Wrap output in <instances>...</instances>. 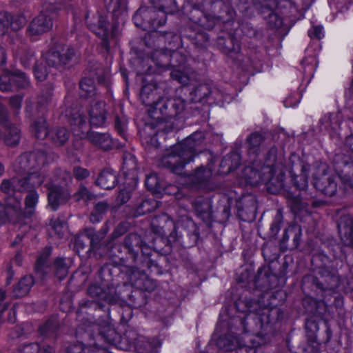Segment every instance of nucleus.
Here are the masks:
<instances>
[{
  "mask_svg": "<svg viewBox=\"0 0 353 353\" xmlns=\"http://www.w3.org/2000/svg\"><path fill=\"white\" fill-rule=\"evenodd\" d=\"M120 268L111 263H105L103 265L99 270V276L104 287L108 288H113L119 290L123 284V278L125 277L126 281L130 283L132 285L138 288L152 290L153 284L147 279L141 278V276H134V279L139 284L131 280L130 278L126 274L124 270L125 266L119 261Z\"/></svg>",
  "mask_w": 353,
  "mask_h": 353,
  "instance_id": "nucleus-6",
  "label": "nucleus"
},
{
  "mask_svg": "<svg viewBox=\"0 0 353 353\" xmlns=\"http://www.w3.org/2000/svg\"><path fill=\"white\" fill-rule=\"evenodd\" d=\"M21 137V130L17 127L9 125L6 127L3 141L7 146L15 147L19 145Z\"/></svg>",
  "mask_w": 353,
  "mask_h": 353,
  "instance_id": "nucleus-50",
  "label": "nucleus"
},
{
  "mask_svg": "<svg viewBox=\"0 0 353 353\" xmlns=\"http://www.w3.org/2000/svg\"><path fill=\"white\" fill-rule=\"evenodd\" d=\"M118 183V176L117 173L110 168H105L101 171L95 184L105 190H112L115 188Z\"/></svg>",
  "mask_w": 353,
  "mask_h": 353,
  "instance_id": "nucleus-36",
  "label": "nucleus"
},
{
  "mask_svg": "<svg viewBox=\"0 0 353 353\" xmlns=\"http://www.w3.org/2000/svg\"><path fill=\"white\" fill-rule=\"evenodd\" d=\"M276 277L273 274L269 268H260L254 278V284L256 288L261 291H266L276 287Z\"/></svg>",
  "mask_w": 353,
  "mask_h": 353,
  "instance_id": "nucleus-29",
  "label": "nucleus"
},
{
  "mask_svg": "<svg viewBox=\"0 0 353 353\" xmlns=\"http://www.w3.org/2000/svg\"><path fill=\"white\" fill-rule=\"evenodd\" d=\"M41 177L36 174L28 176H15L4 179L0 184V191L4 194L5 205L14 212L21 210L22 196L20 193L25 192L30 188L39 187Z\"/></svg>",
  "mask_w": 353,
  "mask_h": 353,
  "instance_id": "nucleus-5",
  "label": "nucleus"
},
{
  "mask_svg": "<svg viewBox=\"0 0 353 353\" xmlns=\"http://www.w3.org/2000/svg\"><path fill=\"white\" fill-rule=\"evenodd\" d=\"M83 6L84 10L82 17L85 19L88 28L101 39V47L108 52L110 49L109 40L110 37L116 36L117 26L116 24L112 25V31L110 34L106 17L97 14L96 16L90 18L86 3H84Z\"/></svg>",
  "mask_w": 353,
  "mask_h": 353,
  "instance_id": "nucleus-9",
  "label": "nucleus"
},
{
  "mask_svg": "<svg viewBox=\"0 0 353 353\" xmlns=\"http://www.w3.org/2000/svg\"><path fill=\"white\" fill-rule=\"evenodd\" d=\"M64 257H57L54 261L52 268L59 280L63 279L68 273L69 266Z\"/></svg>",
  "mask_w": 353,
  "mask_h": 353,
  "instance_id": "nucleus-58",
  "label": "nucleus"
},
{
  "mask_svg": "<svg viewBox=\"0 0 353 353\" xmlns=\"http://www.w3.org/2000/svg\"><path fill=\"white\" fill-rule=\"evenodd\" d=\"M241 157L237 151H232L223 157L219 169V174L225 175L237 169L241 165Z\"/></svg>",
  "mask_w": 353,
  "mask_h": 353,
  "instance_id": "nucleus-35",
  "label": "nucleus"
},
{
  "mask_svg": "<svg viewBox=\"0 0 353 353\" xmlns=\"http://www.w3.org/2000/svg\"><path fill=\"white\" fill-rule=\"evenodd\" d=\"M59 328V322L57 317L52 316L39 327V333L43 338H54Z\"/></svg>",
  "mask_w": 353,
  "mask_h": 353,
  "instance_id": "nucleus-42",
  "label": "nucleus"
},
{
  "mask_svg": "<svg viewBox=\"0 0 353 353\" xmlns=\"http://www.w3.org/2000/svg\"><path fill=\"white\" fill-rule=\"evenodd\" d=\"M265 167H270L271 168H288V161L287 162L285 157L284 152L282 148H278L276 145H272L268 151L265 157Z\"/></svg>",
  "mask_w": 353,
  "mask_h": 353,
  "instance_id": "nucleus-30",
  "label": "nucleus"
},
{
  "mask_svg": "<svg viewBox=\"0 0 353 353\" xmlns=\"http://www.w3.org/2000/svg\"><path fill=\"white\" fill-rule=\"evenodd\" d=\"M193 208L198 217L203 220L206 224L212 222L213 212L212 210L211 202L203 197L196 198L193 203Z\"/></svg>",
  "mask_w": 353,
  "mask_h": 353,
  "instance_id": "nucleus-32",
  "label": "nucleus"
},
{
  "mask_svg": "<svg viewBox=\"0 0 353 353\" xmlns=\"http://www.w3.org/2000/svg\"><path fill=\"white\" fill-rule=\"evenodd\" d=\"M87 139L92 145L103 151L120 149L125 146V143L114 141L108 132L89 130L87 132Z\"/></svg>",
  "mask_w": 353,
  "mask_h": 353,
  "instance_id": "nucleus-22",
  "label": "nucleus"
},
{
  "mask_svg": "<svg viewBox=\"0 0 353 353\" xmlns=\"http://www.w3.org/2000/svg\"><path fill=\"white\" fill-rule=\"evenodd\" d=\"M314 187L327 196H333L337 192L336 177L327 172L325 166L317 168V172L313 174Z\"/></svg>",
  "mask_w": 353,
  "mask_h": 353,
  "instance_id": "nucleus-17",
  "label": "nucleus"
},
{
  "mask_svg": "<svg viewBox=\"0 0 353 353\" xmlns=\"http://www.w3.org/2000/svg\"><path fill=\"white\" fill-rule=\"evenodd\" d=\"M163 63L168 64L170 68H179L186 61V57L174 49H168V56H163Z\"/></svg>",
  "mask_w": 353,
  "mask_h": 353,
  "instance_id": "nucleus-46",
  "label": "nucleus"
},
{
  "mask_svg": "<svg viewBox=\"0 0 353 353\" xmlns=\"http://www.w3.org/2000/svg\"><path fill=\"white\" fill-rule=\"evenodd\" d=\"M52 160L50 155L43 150H35L24 152L19 155L13 166L14 171L18 175L28 176L30 174L39 175L41 177V186L46 179V174L41 172V168Z\"/></svg>",
  "mask_w": 353,
  "mask_h": 353,
  "instance_id": "nucleus-7",
  "label": "nucleus"
},
{
  "mask_svg": "<svg viewBox=\"0 0 353 353\" xmlns=\"http://www.w3.org/2000/svg\"><path fill=\"white\" fill-rule=\"evenodd\" d=\"M34 283L32 276L26 275L14 286L12 296L14 299H19L28 295Z\"/></svg>",
  "mask_w": 353,
  "mask_h": 353,
  "instance_id": "nucleus-37",
  "label": "nucleus"
},
{
  "mask_svg": "<svg viewBox=\"0 0 353 353\" xmlns=\"http://www.w3.org/2000/svg\"><path fill=\"white\" fill-rule=\"evenodd\" d=\"M172 88L165 82L157 83L152 81L150 83L142 86L140 92V99L143 104L149 106V114L154 106H157V103L161 101L165 95H169Z\"/></svg>",
  "mask_w": 353,
  "mask_h": 353,
  "instance_id": "nucleus-15",
  "label": "nucleus"
},
{
  "mask_svg": "<svg viewBox=\"0 0 353 353\" xmlns=\"http://www.w3.org/2000/svg\"><path fill=\"white\" fill-rule=\"evenodd\" d=\"M312 272L303 276V288H309L325 304L340 292H347L352 290L348 279L340 275L339 269L342 262L333 256H328L324 251L315 252L312 257Z\"/></svg>",
  "mask_w": 353,
  "mask_h": 353,
  "instance_id": "nucleus-2",
  "label": "nucleus"
},
{
  "mask_svg": "<svg viewBox=\"0 0 353 353\" xmlns=\"http://www.w3.org/2000/svg\"><path fill=\"white\" fill-rule=\"evenodd\" d=\"M15 56L25 68H30L36 61L34 52L28 46H23L15 52Z\"/></svg>",
  "mask_w": 353,
  "mask_h": 353,
  "instance_id": "nucleus-41",
  "label": "nucleus"
},
{
  "mask_svg": "<svg viewBox=\"0 0 353 353\" xmlns=\"http://www.w3.org/2000/svg\"><path fill=\"white\" fill-rule=\"evenodd\" d=\"M245 292L234 302L236 311L242 316L231 320V330L236 328L241 334L249 333L263 338L273 323L284 318V312L277 307L269 309L263 297L256 300L248 296V291Z\"/></svg>",
  "mask_w": 353,
  "mask_h": 353,
  "instance_id": "nucleus-3",
  "label": "nucleus"
},
{
  "mask_svg": "<svg viewBox=\"0 0 353 353\" xmlns=\"http://www.w3.org/2000/svg\"><path fill=\"white\" fill-rule=\"evenodd\" d=\"M46 187L48 189V205L53 211L58 210L71 199L70 188L59 184H46Z\"/></svg>",
  "mask_w": 353,
  "mask_h": 353,
  "instance_id": "nucleus-19",
  "label": "nucleus"
},
{
  "mask_svg": "<svg viewBox=\"0 0 353 353\" xmlns=\"http://www.w3.org/2000/svg\"><path fill=\"white\" fill-rule=\"evenodd\" d=\"M114 123L115 130L125 142L127 141L126 130L128 125V119L123 114H116L114 115Z\"/></svg>",
  "mask_w": 353,
  "mask_h": 353,
  "instance_id": "nucleus-60",
  "label": "nucleus"
},
{
  "mask_svg": "<svg viewBox=\"0 0 353 353\" xmlns=\"http://www.w3.org/2000/svg\"><path fill=\"white\" fill-rule=\"evenodd\" d=\"M228 325L230 333L220 336L217 339L216 345L219 349L226 352H233L234 349L241 345V340L239 337L241 333L236 328L232 332L231 321Z\"/></svg>",
  "mask_w": 353,
  "mask_h": 353,
  "instance_id": "nucleus-31",
  "label": "nucleus"
},
{
  "mask_svg": "<svg viewBox=\"0 0 353 353\" xmlns=\"http://www.w3.org/2000/svg\"><path fill=\"white\" fill-rule=\"evenodd\" d=\"M263 168L259 171L252 167H246L243 170V176L247 183L252 186H256L263 183Z\"/></svg>",
  "mask_w": 353,
  "mask_h": 353,
  "instance_id": "nucleus-43",
  "label": "nucleus"
},
{
  "mask_svg": "<svg viewBox=\"0 0 353 353\" xmlns=\"http://www.w3.org/2000/svg\"><path fill=\"white\" fill-rule=\"evenodd\" d=\"M54 88V84L50 82L43 85L41 94L38 96L37 99V104L39 107H44L51 102Z\"/></svg>",
  "mask_w": 353,
  "mask_h": 353,
  "instance_id": "nucleus-55",
  "label": "nucleus"
},
{
  "mask_svg": "<svg viewBox=\"0 0 353 353\" xmlns=\"http://www.w3.org/2000/svg\"><path fill=\"white\" fill-rule=\"evenodd\" d=\"M288 168H271L263 167V183L268 192L276 194L284 188L285 172Z\"/></svg>",
  "mask_w": 353,
  "mask_h": 353,
  "instance_id": "nucleus-20",
  "label": "nucleus"
},
{
  "mask_svg": "<svg viewBox=\"0 0 353 353\" xmlns=\"http://www.w3.org/2000/svg\"><path fill=\"white\" fill-rule=\"evenodd\" d=\"M32 134L38 139H43L48 137L46 120L43 117H39L31 125Z\"/></svg>",
  "mask_w": 353,
  "mask_h": 353,
  "instance_id": "nucleus-53",
  "label": "nucleus"
},
{
  "mask_svg": "<svg viewBox=\"0 0 353 353\" xmlns=\"http://www.w3.org/2000/svg\"><path fill=\"white\" fill-rule=\"evenodd\" d=\"M85 230L89 240V248H92L103 243V240L108 232V227L105 225L97 231L94 228L90 227L85 228Z\"/></svg>",
  "mask_w": 353,
  "mask_h": 353,
  "instance_id": "nucleus-40",
  "label": "nucleus"
},
{
  "mask_svg": "<svg viewBox=\"0 0 353 353\" xmlns=\"http://www.w3.org/2000/svg\"><path fill=\"white\" fill-rule=\"evenodd\" d=\"M163 56H168V48L167 46L162 47L161 49H157L151 54V61L155 65L154 68L152 65H148L145 72L148 74L160 73L161 71L167 70L168 64H163L162 61Z\"/></svg>",
  "mask_w": 353,
  "mask_h": 353,
  "instance_id": "nucleus-33",
  "label": "nucleus"
},
{
  "mask_svg": "<svg viewBox=\"0 0 353 353\" xmlns=\"http://www.w3.org/2000/svg\"><path fill=\"white\" fill-rule=\"evenodd\" d=\"M205 134L196 131L183 141L177 143L167 150L166 153L159 159L158 166L171 173L181 175L187 164L193 161L201 152Z\"/></svg>",
  "mask_w": 353,
  "mask_h": 353,
  "instance_id": "nucleus-4",
  "label": "nucleus"
},
{
  "mask_svg": "<svg viewBox=\"0 0 353 353\" xmlns=\"http://www.w3.org/2000/svg\"><path fill=\"white\" fill-rule=\"evenodd\" d=\"M115 243H112L111 241L108 242H104L98 246L94 247L92 248H89V251L93 252L94 256L97 259H101L105 256H108L110 259L112 260H118V258L112 256L110 254V250L114 246Z\"/></svg>",
  "mask_w": 353,
  "mask_h": 353,
  "instance_id": "nucleus-54",
  "label": "nucleus"
},
{
  "mask_svg": "<svg viewBox=\"0 0 353 353\" xmlns=\"http://www.w3.org/2000/svg\"><path fill=\"white\" fill-rule=\"evenodd\" d=\"M319 330V324L314 319H308L305 322L306 337L309 343L319 341L316 333Z\"/></svg>",
  "mask_w": 353,
  "mask_h": 353,
  "instance_id": "nucleus-59",
  "label": "nucleus"
},
{
  "mask_svg": "<svg viewBox=\"0 0 353 353\" xmlns=\"http://www.w3.org/2000/svg\"><path fill=\"white\" fill-rule=\"evenodd\" d=\"M185 37L187 38L196 48L205 49L209 45V35L203 31H191L189 34H185Z\"/></svg>",
  "mask_w": 353,
  "mask_h": 353,
  "instance_id": "nucleus-45",
  "label": "nucleus"
},
{
  "mask_svg": "<svg viewBox=\"0 0 353 353\" xmlns=\"http://www.w3.org/2000/svg\"><path fill=\"white\" fill-rule=\"evenodd\" d=\"M203 6L210 12L213 13V16H205L199 9H193L190 13V19L195 23H198L201 26L208 29L212 28L215 25V20H223V17L221 14V12L217 8L222 9L225 6L221 0H203Z\"/></svg>",
  "mask_w": 353,
  "mask_h": 353,
  "instance_id": "nucleus-14",
  "label": "nucleus"
},
{
  "mask_svg": "<svg viewBox=\"0 0 353 353\" xmlns=\"http://www.w3.org/2000/svg\"><path fill=\"white\" fill-rule=\"evenodd\" d=\"M301 234L302 230L300 225L294 224L288 226L285 229L280 241L281 250L285 251L297 248L300 244Z\"/></svg>",
  "mask_w": 353,
  "mask_h": 353,
  "instance_id": "nucleus-24",
  "label": "nucleus"
},
{
  "mask_svg": "<svg viewBox=\"0 0 353 353\" xmlns=\"http://www.w3.org/2000/svg\"><path fill=\"white\" fill-rule=\"evenodd\" d=\"M153 5L152 8L163 10L168 13H175L179 10L176 0H149Z\"/></svg>",
  "mask_w": 353,
  "mask_h": 353,
  "instance_id": "nucleus-56",
  "label": "nucleus"
},
{
  "mask_svg": "<svg viewBox=\"0 0 353 353\" xmlns=\"http://www.w3.org/2000/svg\"><path fill=\"white\" fill-rule=\"evenodd\" d=\"M333 164L341 180L353 190V161L348 155L339 152L334 157Z\"/></svg>",
  "mask_w": 353,
  "mask_h": 353,
  "instance_id": "nucleus-21",
  "label": "nucleus"
},
{
  "mask_svg": "<svg viewBox=\"0 0 353 353\" xmlns=\"http://www.w3.org/2000/svg\"><path fill=\"white\" fill-rule=\"evenodd\" d=\"M216 45L223 54L233 59H236V56L241 50L240 45L235 37L228 32H224L217 37Z\"/></svg>",
  "mask_w": 353,
  "mask_h": 353,
  "instance_id": "nucleus-27",
  "label": "nucleus"
},
{
  "mask_svg": "<svg viewBox=\"0 0 353 353\" xmlns=\"http://www.w3.org/2000/svg\"><path fill=\"white\" fill-rule=\"evenodd\" d=\"M185 101L179 97L170 98L168 95L157 103L150 110V117L157 121H168L175 118L185 108Z\"/></svg>",
  "mask_w": 353,
  "mask_h": 353,
  "instance_id": "nucleus-13",
  "label": "nucleus"
},
{
  "mask_svg": "<svg viewBox=\"0 0 353 353\" xmlns=\"http://www.w3.org/2000/svg\"><path fill=\"white\" fill-rule=\"evenodd\" d=\"M265 141V134L255 131L250 133L245 139L244 147L250 160L254 161L263 151V143Z\"/></svg>",
  "mask_w": 353,
  "mask_h": 353,
  "instance_id": "nucleus-23",
  "label": "nucleus"
},
{
  "mask_svg": "<svg viewBox=\"0 0 353 353\" xmlns=\"http://www.w3.org/2000/svg\"><path fill=\"white\" fill-rule=\"evenodd\" d=\"M105 107V103L104 101L97 98L92 99L90 101L88 114L91 126L101 127L105 123L107 111Z\"/></svg>",
  "mask_w": 353,
  "mask_h": 353,
  "instance_id": "nucleus-25",
  "label": "nucleus"
},
{
  "mask_svg": "<svg viewBox=\"0 0 353 353\" xmlns=\"http://www.w3.org/2000/svg\"><path fill=\"white\" fill-rule=\"evenodd\" d=\"M10 74L12 81L15 85L16 90L23 89L28 87L30 82L24 72L16 70L10 72Z\"/></svg>",
  "mask_w": 353,
  "mask_h": 353,
  "instance_id": "nucleus-62",
  "label": "nucleus"
},
{
  "mask_svg": "<svg viewBox=\"0 0 353 353\" xmlns=\"http://www.w3.org/2000/svg\"><path fill=\"white\" fill-rule=\"evenodd\" d=\"M107 77L108 72L101 64L97 63L90 66L84 72V76L79 83L81 97L91 100L97 98L94 81L97 80L99 84H105Z\"/></svg>",
  "mask_w": 353,
  "mask_h": 353,
  "instance_id": "nucleus-10",
  "label": "nucleus"
},
{
  "mask_svg": "<svg viewBox=\"0 0 353 353\" xmlns=\"http://www.w3.org/2000/svg\"><path fill=\"white\" fill-rule=\"evenodd\" d=\"M159 203L153 198L143 200L137 205L134 216H140L152 212L159 207Z\"/></svg>",
  "mask_w": 353,
  "mask_h": 353,
  "instance_id": "nucleus-48",
  "label": "nucleus"
},
{
  "mask_svg": "<svg viewBox=\"0 0 353 353\" xmlns=\"http://www.w3.org/2000/svg\"><path fill=\"white\" fill-rule=\"evenodd\" d=\"M164 39L163 36L159 35L157 31H152L151 33L146 34L142 40L143 44L148 48L153 51L157 49H161V41Z\"/></svg>",
  "mask_w": 353,
  "mask_h": 353,
  "instance_id": "nucleus-52",
  "label": "nucleus"
},
{
  "mask_svg": "<svg viewBox=\"0 0 353 353\" xmlns=\"http://www.w3.org/2000/svg\"><path fill=\"white\" fill-rule=\"evenodd\" d=\"M262 254L264 259L268 262H273L276 260L280 255L279 248L274 241H269L263 244L262 247Z\"/></svg>",
  "mask_w": 353,
  "mask_h": 353,
  "instance_id": "nucleus-51",
  "label": "nucleus"
},
{
  "mask_svg": "<svg viewBox=\"0 0 353 353\" xmlns=\"http://www.w3.org/2000/svg\"><path fill=\"white\" fill-rule=\"evenodd\" d=\"M123 160V169L125 170L126 172L130 174L138 169L136 157L131 153L124 152Z\"/></svg>",
  "mask_w": 353,
  "mask_h": 353,
  "instance_id": "nucleus-63",
  "label": "nucleus"
},
{
  "mask_svg": "<svg viewBox=\"0 0 353 353\" xmlns=\"http://www.w3.org/2000/svg\"><path fill=\"white\" fill-rule=\"evenodd\" d=\"M70 133L64 127H56L48 132V139L55 146L63 145L69 139Z\"/></svg>",
  "mask_w": 353,
  "mask_h": 353,
  "instance_id": "nucleus-39",
  "label": "nucleus"
},
{
  "mask_svg": "<svg viewBox=\"0 0 353 353\" xmlns=\"http://www.w3.org/2000/svg\"><path fill=\"white\" fill-rule=\"evenodd\" d=\"M88 294L90 296L97 300H103L109 304H116L117 290L101 285L92 284L88 288Z\"/></svg>",
  "mask_w": 353,
  "mask_h": 353,
  "instance_id": "nucleus-28",
  "label": "nucleus"
},
{
  "mask_svg": "<svg viewBox=\"0 0 353 353\" xmlns=\"http://www.w3.org/2000/svg\"><path fill=\"white\" fill-rule=\"evenodd\" d=\"M52 26V17L49 14L48 9L43 10L30 22L26 28V34L30 39L39 37L49 32Z\"/></svg>",
  "mask_w": 353,
  "mask_h": 353,
  "instance_id": "nucleus-18",
  "label": "nucleus"
},
{
  "mask_svg": "<svg viewBox=\"0 0 353 353\" xmlns=\"http://www.w3.org/2000/svg\"><path fill=\"white\" fill-rule=\"evenodd\" d=\"M152 228L159 236L154 240V250L147 245L142 236L136 232L127 234L121 243H114L110 250L112 256L125 266V272L134 280V276L147 279L145 269L154 274H163L168 267L166 254L171 252L172 245H185L184 239L189 237L193 244L199 239V230L193 220L188 216L180 218L176 223L167 214L156 216Z\"/></svg>",
  "mask_w": 353,
  "mask_h": 353,
  "instance_id": "nucleus-1",
  "label": "nucleus"
},
{
  "mask_svg": "<svg viewBox=\"0 0 353 353\" xmlns=\"http://www.w3.org/2000/svg\"><path fill=\"white\" fill-rule=\"evenodd\" d=\"M80 54L72 46H57L50 50L46 54V63L48 67L59 70L70 69L79 63Z\"/></svg>",
  "mask_w": 353,
  "mask_h": 353,
  "instance_id": "nucleus-8",
  "label": "nucleus"
},
{
  "mask_svg": "<svg viewBox=\"0 0 353 353\" xmlns=\"http://www.w3.org/2000/svg\"><path fill=\"white\" fill-rule=\"evenodd\" d=\"M135 349L139 353H156L153 344L147 339L139 337L135 343Z\"/></svg>",
  "mask_w": 353,
  "mask_h": 353,
  "instance_id": "nucleus-64",
  "label": "nucleus"
},
{
  "mask_svg": "<svg viewBox=\"0 0 353 353\" xmlns=\"http://www.w3.org/2000/svg\"><path fill=\"white\" fill-rule=\"evenodd\" d=\"M338 232L343 243L353 249V221L352 215L342 214L336 222Z\"/></svg>",
  "mask_w": 353,
  "mask_h": 353,
  "instance_id": "nucleus-26",
  "label": "nucleus"
},
{
  "mask_svg": "<svg viewBox=\"0 0 353 353\" xmlns=\"http://www.w3.org/2000/svg\"><path fill=\"white\" fill-rule=\"evenodd\" d=\"M145 185L147 189L153 193H159L163 189L161 181L156 173H150L146 176Z\"/></svg>",
  "mask_w": 353,
  "mask_h": 353,
  "instance_id": "nucleus-61",
  "label": "nucleus"
},
{
  "mask_svg": "<svg viewBox=\"0 0 353 353\" xmlns=\"http://www.w3.org/2000/svg\"><path fill=\"white\" fill-rule=\"evenodd\" d=\"M147 280L153 284L152 290H146L132 285L130 283L123 282V284L119 290H117L116 303L118 301H125L131 307L139 308L147 303V297L145 292H152L155 290L157 285L154 280L150 279L147 275Z\"/></svg>",
  "mask_w": 353,
  "mask_h": 353,
  "instance_id": "nucleus-12",
  "label": "nucleus"
},
{
  "mask_svg": "<svg viewBox=\"0 0 353 353\" xmlns=\"http://www.w3.org/2000/svg\"><path fill=\"white\" fill-rule=\"evenodd\" d=\"M168 14L154 8L141 7L133 16V21L136 26L143 30L157 31L165 23L166 16Z\"/></svg>",
  "mask_w": 353,
  "mask_h": 353,
  "instance_id": "nucleus-11",
  "label": "nucleus"
},
{
  "mask_svg": "<svg viewBox=\"0 0 353 353\" xmlns=\"http://www.w3.org/2000/svg\"><path fill=\"white\" fill-rule=\"evenodd\" d=\"M28 192V194L25 197V211L24 215L26 217H30L33 215L35 211V208L39 201V193L35 190V188H30Z\"/></svg>",
  "mask_w": 353,
  "mask_h": 353,
  "instance_id": "nucleus-47",
  "label": "nucleus"
},
{
  "mask_svg": "<svg viewBox=\"0 0 353 353\" xmlns=\"http://www.w3.org/2000/svg\"><path fill=\"white\" fill-rule=\"evenodd\" d=\"M211 163H213V159L210 156V163H208L206 167L203 165L197 167L192 174L188 175L189 181L196 185H205L212 174Z\"/></svg>",
  "mask_w": 353,
  "mask_h": 353,
  "instance_id": "nucleus-34",
  "label": "nucleus"
},
{
  "mask_svg": "<svg viewBox=\"0 0 353 353\" xmlns=\"http://www.w3.org/2000/svg\"><path fill=\"white\" fill-rule=\"evenodd\" d=\"M313 198H314V196L312 193H307L305 194L303 192L297 196L290 199L289 205L294 212L298 213L309 206V202L306 201V200Z\"/></svg>",
  "mask_w": 353,
  "mask_h": 353,
  "instance_id": "nucleus-49",
  "label": "nucleus"
},
{
  "mask_svg": "<svg viewBox=\"0 0 353 353\" xmlns=\"http://www.w3.org/2000/svg\"><path fill=\"white\" fill-rule=\"evenodd\" d=\"M240 212L254 214L256 210V201L254 196L248 195L241 199L239 202Z\"/></svg>",
  "mask_w": 353,
  "mask_h": 353,
  "instance_id": "nucleus-57",
  "label": "nucleus"
},
{
  "mask_svg": "<svg viewBox=\"0 0 353 353\" xmlns=\"http://www.w3.org/2000/svg\"><path fill=\"white\" fill-rule=\"evenodd\" d=\"M51 254L52 248L46 247L41 250L37 259L34 270L35 273L41 279H43L48 272V269L49 268L48 261Z\"/></svg>",
  "mask_w": 353,
  "mask_h": 353,
  "instance_id": "nucleus-38",
  "label": "nucleus"
},
{
  "mask_svg": "<svg viewBox=\"0 0 353 353\" xmlns=\"http://www.w3.org/2000/svg\"><path fill=\"white\" fill-rule=\"evenodd\" d=\"M212 92V90L209 84H199L190 91V100L194 103L203 102L210 97Z\"/></svg>",
  "mask_w": 353,
  "mask_h": 353,
  "instance_id": "nucleus-44",
  "label": "nucleus"
},
{
  "mask_svg": "<svg viewBox=\"0 0 353 353\" xmlns=\"http://www.w3.org/2000/svg\"><path fill=\"white\" fill-rule=\"evenodd\" d=\"M309 170V165L305 164L296 156L292 155L289 158L288 172L292 177L294 186L305 194L309 193L307 192Z\"/></svg>",
  "mask_w": 353,
  "mask_h": 353,
  "instance_id": "nucleus-16",
  "label": "nucleus"
}]
</instances>
